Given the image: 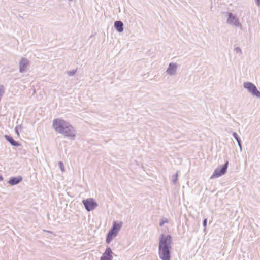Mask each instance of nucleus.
Wrapping results in <instances>:
<instances>
[{"label":"nucleus","mask_w":260,"mask_h":260,"mask_svg":"<svg viewBox=\"0 0 260 260\" xmlns=\"http://www.w3.org/2000/svg\"><path fill=\"white\" fill-rule=\"evenodd\" d=\"M52 126L56 132L66 137L74 138L76 136V131L73 126L64 119L61 118L54 119L52 122Z\"/></svg>","instance_id":"1"},{"label":"nucleus","mask_w":260,"mask_h":260,"mask_svg":"<svg viewBox=\"0 0 260 260\" xmlns=\"http://www.w3.org/2000/svg\"><path fill=\"white\" fill-rule=\"evenodd\" d=\"M158 254L161 260H170L172 237L170 235H160L159 239Z\"/></svg>","instance_id":"2"},{"label":"nucleus","mask_w":260,"mask_h":260,"mask_svg":"<svg viewBox=\"0 0 260 260\" xmlns=\"http://www.w3.org/2000/svg\"><path fill=\"white\" fill-rule=\"evenodd\" d=\"M122 226V222H120L119 223L116 221L113 222V225L108 233L106 239V242L107 244H109L113 239L117 236L118 233L120 230Z\"/></svg>","instance_id":"3"},{"label":"nucleus","mask_w":260,"mask_h":260,"mask_svg":"<svg viewBox=\"0 0 260 260\" xmlns=\"http://www.w3.org/2000/svg\"><path fill=\"white\" fill-rule=\"evenodd\" d=\"M243 87L247 90L253 96L260 99V91L256 86L251 82H245L243 83Z\"/></svg>","instance_id":"4"},{"label":"nucleus","mask_w":260,"mask_h":260,"mask_svg":"<svg viewBox=\"0 0 260 260\" xmlns=\"http://www.w3.org/2000/svg\"><path fill=\"white\" fill-rule=\"evenodd\" d=\"M228 165L229 162L226 161L223 166L217 168L214 170L212 176L210 177V179H212L215 178H218L225 174L227 171Z\"/></svg>","instance_id":"5"},{"label":"nucleus","mask_w":260,"mask_h":260,"mask_svg":"<svg viewBox=\"0 0 260 260\" xmlns=\"http://www.w3.org/2000/svg\"><path fill=\"white\" fill-rule=\"evenodd\" d=\"M82 203L88 212L93 210L98 206L97 203L93 198H88L83 200L82 201Z\"/></svg>","instance_id":"6"},{"label":"nucleus","mask_w":260,"mask_h":260,"mask_svg":"<svg viewBox=\"0 0 260 260\" xmlns=\"http://www.w3.org/2000/svg\"><path fill=\"white\" fill-rule=\"evenodd\" d=\"M227 23L230 25H233L236 27L241 26V24L239 22L238 18H237L236 16L232 13H229L228 14Z\"/></svg>","instance_id":"7"},{"label":"nucleus","mask_w":260,"mask_h":260,"mask_svg":"<svg viewBox=\"0 0 260 260\" xmlns=\"http://www.w3.org/2000/svg\"><path fill=\"white\" fill-rule=\"evenodd\" d=\"M19 72L21 73H24L27 67L29 65V61L26 58L23 57L19 62Z\"/></svg>","instance_id":"8"},{"label":"nucleus","mask_w":260,"mask_h":260,"mask_svg":"<svg viewBox=\"0 0 260 260\" xmlns=\"http://www.w3.org/2000/svg\"><path fill=\"white\" fill-rule=\"evenodd\" d=\"M177 68L178 64L176 63L171 62L169 63L166 72L170 76L175 75L176 73Z\"/></svg>","instance_id":"9"},{"label":"nucleus","mask_w":260,"mask_h":260,"mask_svg":"<svg viewBox=\"0 0 260 260\" xmlns=\"http://www.w3.org/2000/svg\"><path fill=\"white\" fill-rule=\"evenodd\" d=\"M113 252L110 247H107L100 258V260H112Z\"/></svg>","instance_id":"10"},{"label":"nucleus","mask_w":260,"mask_h":260,"mask_svg":"<svg viewBox=\"0 0 260 260\" xmlns=\"http://www.w3.org/2000/svg\"><path fill=\"white\" fill-rule=\"evenodd\" d=\"M114 27L118 32L123 31V23L121 21H116L114 22Z\"/></svg>","instance_id":"11"},{"label":"nucleus","mask_w":260,"mask_h":260,"mask_svg":"<svg viewBox=\"0 0 260 260\" xmlns=\"http://www.w3.org/2000/svg\"><path fill=\"white\" fill-rule=\"evenodd\" d=\"M22 178L21 176L17 177H12L10 179L9 183L12 185H15L22 181Z\"/></svg>","instance_id":"12"},{"label":"nucleus","mask_w":260,"mask_h":260,"mask_svg":"<svg viewBox=\"0 0 260 260\" xmlns=\"http://www.w3.org/2000/svg\"><path fill=\"white\" fill-rule=\"evenodd\" d=\"M5 137L6 139L13 146H18L19 145V144L15 141L13 138L8 135H5Z\"/></svg>","instance_id":"13"},{"label":"nucleus","mask_w":260,"mask_h":260,"mask_svg":"<svg viewBox=\"0 0 260 260\" xmlns=\"http://www.w3.org/2000/svg\"><path fill=\"white\" fill-rule=\"evenodd\" d=\"M178 172L172 176V181L174 184H175L178 180Z\"/></svg>","instance_id":"14"},{"label":"nucleus","mask_w":260,"mask_h":260,"mask_svg":"<svg viewBox=\"0 0 260 260\" xmlns=\"http://www.w3.org/2000/svg\"><path fill=\"white\" fill-rule=\"evenodd\" d=\"M168 219H167L166 218H163L161 219L160 222H159V225L160 226H162L164 225V224L165 223H168Z\"/></svg>","instance_id":"15"},{"label":"nucleus","mask_w":260,"mask_h":260,"mask_svg":"<svg viewBox=\"0 0 260 260\" xmlns=\"http://www.w3.org/2000/svg\"><path fill=\"white\" fill-rule=\"evenodd\" d=\"M234 51L236 53H239L240 54H242V50L240 48L237 47L234 49Z\"/></svg>","instance_id":"16"},{"label":"nucleus","mask_w":260,"mask_h":260,"mask_svg":"<svg viewBox=\"0 0 260 260\" xmlns=\"http://www.w3.org/2000/svg\"><path fill=\"white\" fill-rule=\"evenodd\" d=\"M58 165L61 171L63 172L64 171V168L63 162L62 161H59Z\"/></svg>","instance_id":"17"},{"label":"nucleus","mask_w":260,"mask_h":260,"mask_svg":"<svg viewBox=\"0 0 260 260\" xmlns=\"http://www.w3.org/2000/svg\"><path fill=\"white\" fill-rule=\"evenodd\" d=\"M22 128L21 127V125H17L16 127H15V132L17 134V135H19V131L20 130H21Z\"/></svg>","instance_id":"18"},{"label":"nucleus","mask_w":260,"mask_h":260,"mask_svg":"<svg viewBox=\"0 0 260 260\" xmlns=\"http://www.w3.org/2000/svg\"><path fill=\"white\" fill-rule=\"evenodd\" d=\"M76 70H72L71 71H68L67 72V74L69 76H73L76 73Z\"/></svg>","instance_id":"19"},{"label":"nucleus","mask_w":260,"mask_h":260,"mask_svg":"<svg viewBox=\"0 0 260 260\" xmlns=\"http://www.w3.org/2000/svg\"><path fill=\"white\" fill-rule=\"evenodd\" d=\"M233 136L234 137V138L237 140L238 139H239L240 137L238 136V134L236 132L233 133Z\"/></svg>","instance_id":"20"},{"label":"nucleus","mask_w":260,"mask_h":260,"mask_svg":"<svg viewBox=\"0 0 260 260\" xmlns=\"http://www.w3.org/2000/svg\"><path fill=\"white\" fill-rule=\"evenodd\" d=\"M207 219H205L203 222V226L206 228L207 226Z\"/></svg>","instance_id":"21"},{"label":"nucleus","mask_w":260,"mask_h":260,"mask_svg":"<svg viewBox=\"0 0 260 260\" xmlns=\"http://www.w3.org/2000/svg\"><path fill=\"white\" fill-rule=\"evenodd\" d=\"M256 5L258 6H260V0H255Z\"/></svg>","instance_id":"22"},{"label":"nucleus","mask_w":260,"mask_h":260,"mask_svg":"<svg viewBox=\"0 0 260 260\" xmlns=\"http://www.w3.org/2000/svg\"><path fill=\"white\" fill-rule=\"evenodd\" d=\"M236 141L238 143V144H241V140L240 138L239 139H238Z\"/></svg>","instance_id":"23"},{"label":"nucleus","mask_w":260,"mask_h":260,"mask_svg":"<svg viewBox=\"0 0 260 260\" xmlns=\"http://www.w3.org/2000/svg\"><path fill=\"white\" fill-rule=\"evenodd\" d=\"M238 146H239V147L240 148V151H242V144H238Z\"/></svg>","instance_id":"24"},{"label":"nucleus","mask_w":260,"mask_h":260,"mask_svg":"<svg viewBox=\"0 0 260 260\" xmlns=\"http://www.w3.org/2000/svg\"><path fill=\"white\" fill-rule=\"evenodd\" d=\"M3 177L0 175V181H3Z\"/></svg>","instance_id":"25"},{"label":"nucleus","mask_w":260,"mask_h":260,"mask_svg":"<svg viewBox=\"0 0 260 260\" xmlns=\"http://www.w3.org/2000/svg\"><path fill=\"white\" fill-rule=\"evenodd\" d=\"M69 1H73V0H68Z\"/></svg>","instance_id":"26"}]
</instances>
